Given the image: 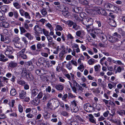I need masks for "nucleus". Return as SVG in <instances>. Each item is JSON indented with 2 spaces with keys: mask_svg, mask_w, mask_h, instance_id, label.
<instances>
[{
  "mask_svg": "<svg viewBox=\"0 0 125 125\" xmlns=\"http://www.w3.org/2000/svg\"><path fill=\"white\" fill-rule=\"evenodd\" d=\"M26 48H24V49H22V50L20 51L18 53V55H21V54H24V53L26 50Z\"/></svg>",
  "mask_w": 125,
  "mask_h": 125,
  "instance_id": "61",
  "label": "nucleus"
},
{
  "mask_svg": "<svg viewBox=\"0 0 125 125\" xmlns=\"http://www.w3.org/2000/svg\"><path fill=\"white\" fill-rule=\"evenodd\" d=\"M50 97V95L48 93H47L44 94V96L42 99V102H45L47 99L49 98Z\"/></svg>",
  "mask_w": 125,
  "mask_h": 125,
  "instance_id": "22",
  "label": "nucleus"
},
{
  "mask_svg": "<svg viewBox=\"0 0 125 125\" xmlns=\"http://www.w3.org/2000/svg\"><path fill=\"white\" fill-rule=\"evenodd\" d=\"M42 116V115L41 114H39L37 115L35 119H34L35 121V123H36V121H37L38 123H40V122H41L42 121V120H39L38 121L37 120L40 119L41 117Z\"/></svg>",
  "mask_w": 125,
  "mask_h": 125,
  "instance_id": "28",
  "label": "nucleus"
},
{
  "mask_svg": "<svg viewBox=\"0 0 125 125\" xmlns=\"http://www.w3.org/2000/svg\"><path fill=\"white\" fill-rule=\"evenodd\" d=\"M86 26V29L89 32L92 31L93 29V27L92 25L87 24V25H85Z\"/></svg>",
  "mask_w": 125,
  "mask_h": 125,
  "instance_id": "24",
  "label": "nucleus"
},
{
  "mask_svg": "<svg viewBox=\"0 0 125 125\" xmlns=\"http://www.w3.org/2000/svg\"><path fill=\"white\" fill-rule=\"evenodd\" d=\"M78 102L76 101L75 100H74L71 102V105H72L73 109H72V110H73V112L74 113H76L78 110L79 109L77 106V103Z\"/></svg>",
  "mask_w": 125,
  "mask_h": 125,
  "instance_id": "2",
  "label": "nucleus"
},
{
  "mask_svg": "<svg viewBox=\"0 0 125 125\" xmlns=\"http://www.w3.org/2000/svg\"><path fill=\"white\" fill-rule=\"evenodd\" d=\"M20 38L18 37H16L14 38L12 40V41L14 42V43H18L19 42Z\"/></svg>",
  "mask_w": 125,
  "mask_h": 125,
  "instance_id": "55",
  "label": "nucleus"
},
{
  "mask_svg": "<svg viewBox=\"0 0 125 125\" xmlns=\"http://www.w3.org/2000/svg\"><path fill=\"white\" fill-rule=\"evenodd\" d=\"M95 60L94 59L92 58L89 60L88 61V63L90 65H92L95 62Z\"/></svg>",
  "mask_w": 125,
  "mask_h": 125,
  "instance_id": "42",
  "label": "nucleus"
},
{
  "mask_svg": "<svg viewBox=\"0 0 125 125\" xmlns=\"http://www.w3.org/2000/svg\"><path fill=\"white\" fill-rule=\"evenodd\" d=\"M17 65V63L11 61L9 63L8 67L11 68H14Z\"/></svg>",
  "mask_w": 125,
  "mask_h": 125,
  "instance_id": "18",
  "label": "nucleus"
},
{
  "mask_svg": "<svg viewBox=\"0 0 125 125\" xmlns=\"http://www.w3.org/2000/svg\"><path fill=\"white\" fill-rule=\"evenodd\" d=\"M17 93V92L16 90L13 88H12L10 91V94L11 96H15Z\"/></svg>",
  "mask_w": 125,
  "mask_h": 125,
  "instance_id": "23",
  "label": "nucleus"
},
{
  "mask_svg": "<svg viewBox=\"0 0 125 125\" xmlns=\"http://www.w3.org/2000/svg\"><path fill=\"white\" fill-rule=\"evenodd\" d=\"M75 34L77 36L80 38H82V32L81 31H77L76 32Z\"/></svg>",
  "mask_w": 125,
  "mask_h": 125,
  "instance_id": "52",
  "label": "nucleus"
},
{
  "mask_svg": "<svg viewBox=\"0 0 125 125\" xmlns=\"http://www.w3.org/2000/svg\"><path fill=\"white\" fill-rule=\"evenodd\" d=\"M39 92V89L37 88H34L31 90V97H35Z\"/></svg>",
  "mask_w": 125,
  "mask_h": 125,
  "instance_id": "10",
  "label": "nucleus"
},
{
  "mask_svg": "<svg viewBox=\"0 0 125 125\" xmlns=\"http://www.w3.org/2000/svg\"><path fill=\"white\" fill-rule=\"evenodd\" d=\"M73 16L74 18V20L75 22H79L80 21V19L78 16L76 14H74Z\"/></svg>",
  "mask_w": 125,
  "mask_h": 125,
  "instance_id": "26",
  "label": "nucleus"
},
{
  "mask_svg": "<svg viewBox=\"0 0 125 125\" xmlns=\"http://www.w3.org/2000/svg\"><path fill=\"white\" fill-rule=\"evenodd\" d=\"M35 37L36 38V40L38 41H40L41 40L40 37V35L37 33H36L35 34Z\"/></svg>",
  "mask_w": 125,
  "mask_h": 125,
  "instance_id": "48",
  "label": "nucleus"
},
{
  "mask_svg": "<svg viewBox=\"0 0 125 125\" xmlns=\"http://www.w3.org/2000/svg\"><path fill=\"white\" fill-rule=\"evenodd\" d=\"M72 82L73 85V86L72 87V89L73 91L75 93H76V89H78V90L83 91L84 90L83 88L80 86L75 80H73Z\"/></svg>",
  "mask_w": 125,
  "mask_h": 125,
  "instance_id": "1",
  "label": "nucleus"
},
{
  "mask_svg": "<svg viewBox=\"0 0 125 125\" xmlns=\"http://www.w3.org/2000/svg\"><path fill=\"white\" fill-rule=\"evenodd\" d=\"M60 105V103L58 101L55 99L54 103H53V106L55 107L54 108H56L58 107Z\"/></svg>",
  "mask_w": 125,
  "mask_h": 125,
  "instance_id": "30",
  "label": "nucleus"
},
{
  "mask_svg": "<svg viewBox=\"0 0 125 125\" xmlns=\"http://www.w3.org/2000/svg\"><path fill=\"white\" fill-rule=\"evenodd\" d=\"M18 109L20 113H22L23 112V107L21 104H19L18 105Z\"/></svg>",
  "mask_w": 125,
  "mask_h": 125,
  "instance_id": "50",
  "label": "nucleus"
},
{
  "mask_svg": "<svg viewBox=\"0 0 125 125\" xmlns=\"http://www.w3.org/2000/svg\"><path fill=\"white\" fill-rule=\"evenodd\" d=\"M27 78L28 81H32L34 79V77L33 75L29 73L27 76Z\"/></svg>",
  "mask_w": 125,
  "mask_h": 125,
  "instance_id": "25",
  "label": "nucleus"
},
{
  "mask_svg": "<svg viewBox=\"0 0 125 125\" xmlns=\"http://www.w3.org/2000/svg\"><path fill=\"white\" fill-rule=\"evenodd\" d=\"M24 16L25 18L27 19H30L31 17L29 13L27 12H26L25 13Z\"/></svg>",
  "mask_w": 125,
  "mask_h": 125,
  "instance_id": "44",
  "label": "nucleus"
},
{
  "mask_svg": "<svg viewBox=\"0 0 125 125\" xmlns=\"http://www.w3.org/2000/svg\"><path fill=\"white\" fill-rule=\"evenodd\" d=\"M64 84H58L55 86V88L58 91H62L64 89Z\"/></svg>",
  "mask_w": 125,
  "mask_h": 125,
  "instance_id": "13",
  "label": "nucleus"
},
{
  "mask_svg": "<svg viewBox=\"0 0 125 125\" xmlns=\"http://www.w3.org/2000/svg\"><path fill=\"white\" fill-rule=\"evenodd\" d=\"M42 31L43 33L46 37L49 35V31L43 29H42Z\"/></svg>",
  "mask_w": 125,
  "mask_h": 125,
  "instance_id": "53",
  "label": "nucleus"
},
{
  "mask_svg": "<svg viewBox=\"0 0 125 125\" xmlns=\"http://www.w3.org/2000/svg\"><path fill=\"white\" fill-rule=\"evenodd\" d=\"M101 9L100 8L98 7H94L93 10V12L94 14H96L97 12L98 13V14L100 12Z\"/></svg>",
  "mask_w": 125,
  "mask_h": 125,
  "instance_id": "17",
  "label": "nucleus"
},
{
  "mask_svg": "<svg viewBox=\"0 0 125 125\" xmlns=\"http://www.w3.org/2000/svg\"><path fill=\"white\" fill-rule=\"evenodd\" d=\"M62 14L66 18H68L70 15V13L67 11H63Z\"/></svg>",
  "mask_w": 125,
  "mask_h": 125,
  "instance_id": "41",
  "label": "nucleus"
},
{
  "mask_svg": "<svg viewBox=\"0 0 125 125\" xmlns=\"http://www.w3.org/2000/svg\"><path fill=\"white\" fill-rule=\"evenodd\" d=\"M26 96V92L24 90H22L19 93V97L21 99H23Z\"/></svg>",
  "mask_w": 125,
  "mask_h": 125,
  "instance_id": "15",
  "label": "nucleus"
},
{
  "mask_svg": "<svg viewBox=\"0 0 125 125\" xmlns=\"http://www.w3.org/2000/svg\"><path fill=\"white\" fill-rule=\"evenodd\" d=\"M19 57L24 59H26L27 58V56L25 54H21L18 55Z\"/></svg>",
  "mask_w": 125,
  "mask_h": 125,
  "instance_id": "57",
  "label": "nucleus"
},
{
  "mask_svg": "<svg viewBox=\"0 0 125 125\" xmlns=\"http://www.w3.org/2000/svg\"><path fill=\"white\" fill-rule=\"evenodd\" d=\"M13 52V48L10 46H7V49L5 52V54L6 55H9V54H11Z\"/></svg>",
  "mask_w": 125,
  "mask_h": 125,
  "instance_id": "8",
  "label": "nucleus"
},
{
  "mask_svg": "<svg viewBox=\"0 0 125 125\" xmlns=\"http://www.w3.org/2000/svg\"><path fill=\"white\" fill-rule=\"evenodd\" d=\"M13 4L14 6L17 9H19L21 7V6L17 0H15L13 2Z\"/></svg>",
  "mask_w": 125,
  "mask_h": 125,
  "instance_id": "12",
  "label": "nucleus"
},
{
  "mask_svg": "<svg viewBox=\"0 0 125 125\" xmlns=\"http://www.w3.org/2000/svg\"><path fill=\"white\" fill-rule=\"evenodd\" d=\"M7 20V18L4 15H3L0 17V21L1 22L6 21Z\"/></svg>",
  "mask_w": 125,
  "mask_h": 125,
  "instance_id": "46",
  "label": "nucleus"
},
{
  "mask_svg": "<svg viewBox=\"0 0 125 125\" xmlns=\"http://www.w3.org/2000/svg\"><path fill=\"white\" fill-rule=\"evenodd\" d=\"M41 12L42 14L44 16H45L47 14V10H46V9L45 8H43L41 11Z\"/></svg>",
  "mask_w": 125,
  "mask_h": 125,
  "instance_id": "31",
  "label": "nucleus"
},
{
  "mask_svg": "<svg viewBox=\"0 0 125 125\" xmlns=\"http://www.w3.org/2000/svg\"><path fill=\"white\" fill-rule=\"evenodd\" d=\"M21 40L25 44L27 45L28 44V42L26 38L25 37H23L22 38Z\"/></svg>",
  "mask_w": 125,
  "mask_h": 125,
  "instance_id": "62",
  "label": "nucleus"
},
{
  "mask_svg": "<svg viewBox=\"0 0 125 125\" xmlns=\"http://www.w3.org/2000/svg\"><path fill=\"white\" fill-rule=\"evenodd\" d=\"M101 31V30L100 29L94 28L93 29L92 32H94L95 34H98L100 33Z\"/></svg>",
  "mask_w": 125,
  "mask_h": 125,
  "instance_id": "36",
  "label": "nucleus"
},
{
  "mask_svg": "<svg viewBox=\"0 0 125 125\" xmlns=\"http://www.w3.org/2000/svg\"><path fill=\"white\" fill-rule=\"evenodd\" d=\"M43 115L44 118L46 120H48L51 118V114L48 112L45 111Z\"/></svg>",
  "mask_w": 125,
  "mask_h": 125,
  "instance_id": "11",
  "label": "nucleus"
},
{
  "mask_svg": "<svg viewBox=\"0 0 125 125\" xmlns=\"http://www.w3.org/2000/svg\"><path fill=\"white\" fill-rule=\"evenodd\" d=\"M1 58L0 59V61L3 62H5L8 61V59L7 58L5 59V56L3 54L0 55Z\"/></svg>",
  "mask_w": 125,
  "mask_h": 125,
  "instance_id": "32",
  "label": "nucleus"
},
{
  "mask_svg": "<svg viewBox=\"0 0 125 125\" xmlns=\"http://www.w3.org/2000/svg\"><path fill=\"white\" fill-rule=\"evenodd\" d=\"M34 30L37 33H40L42 32L41 28L38 25H36L35 26Z\"/></svg>",
  "mask_w": 125,
  "mask_h": 125,
  "instance_id": "16",
  "label": "nucleus"
},
{
  "mask_svg": "<svg viewBox=\"0 0 125 125\" xmlns=\"http://www.w3.org/2000/svg\"><path fill=\"white\" fill-rule=\"evenodd\" d=\"M110 25L113 27H115L116 26V21L113 19L111 20L110 22L109 23Z\"/></svg>",
  "mask_w": 125,
  "mask_h": 125,
  "instance_id": "27",
  "label": "nucleus"
},
{
  "mask_svg": "<svg viewBox=\"0 0 125 125\" xmlns=\"http://www.w3.org/2000/svg\"><path fill=\"white\" fill-rule=\"evenodd\" d=\"M8 79L5 77L0 76V84L4 85L2 82H5L6 80H8Z\"/></svg>",
  "mask_w": 125,
  "mask_h": 125,
  "instance_id": "19",
  "label": "nucleus"
},
{
  "mask_svg": "<svg viewBox=\"0 0 125 125\" xmlns=\"http://www.w3.org/2000/svg\"><path fill=\"white\" fill-rule=\"evenodd\" d=\"M95 71L96 72H98L100 70V66L99 65H96L94 66Z\"/></svg>",
  "mask_w": 125,
  "mask_h": 125,
  "instance_id": "45",
  "label": "nucleus"
},
{
  "mask_svg": "<svg viewBox=\"0 0 125 125\" xmlns=\"http://www.w3.org/2000/svg\"><path fill=\"white\" fill-rule=\"evenodd\" d=\"M14 45L15 46V47L19 49H21V47L20 46V42H19L18 43H14Z\"/></svg>",
  "mask_w": 125,
  "mask_h": 125,
  "instance_id": "63",
  "label": "nucleus"
},
{
  "mask_svg": "<svg viewBox=\"0 0 125 125\" xmlns=\"http://www.w3.org/2000/svg\"><path fill=\"white\" fill-rule=\"evenodd\" d=\"M28 74H29V73L27 72V69L25 68H23L21 73V77L24 78H27Z\"/></svg>",
  "mask_w": 125,
  "mask_h": 125,
  "instance_id": "5",
  "label": "nucleus"
},
{
  "mask_svg": "<svg viewBox=\"0 0 125 125\" xmlns=\"http://www.w3.org/2000/svg\"><path fill=\"white\" fill-rule=\"evenodd\" d=\"M26 116L27 118H32L34 117V115L30 113H29L27 114Z\"/></svg>",
  "mask_w": 125,
  "mask_h": 125,
  "instance_id": "64",
  "label": "nucleus"
},
{
  "mask_svg": "<svg viewBox=\"0 0 125 125\" xmlns=\"http://www.w3.org/2000/svg\"><path fill=\"white\" fill-rule=\"evenodd\" d=\"M65 2L67 4L71 5H73L72 3L73 1L74 0H64Z\"/></svg>",
  "mask_w": 125,
  "mask_h": 125,
  "instance_id": "56",
  "label": "nucleus"
},
{
  "mask_svg": "<svg viewBox=\"0 0 125 125\" xmlns=\"http://www.w3.org/2000/svg\"><path fill=\"white\" fill-rule=\"evenodd\" d=\"M45 58L43 57H40L38 60V63L39 64L43 63L45 62Z\"/></svg>",
  "mask_w": 125,
  "mask_h": 125,
  "instance_id": "34",
  "label": "nucleus"
},
{
  "mask_svg": "<svg viewBox=\"0 0 125 125\" xmlns=\"http://www.w3.org/2000/svg\"><path fill=\"white\" fill-rule=\"evenodd\" d=\"M118 32L121 34L123 36L125 35V31H123L121 28H119L118 30Z\"/></svg>",
  "mask_w": 125,
  "mask_h": 125,
  "instance_id": "58",
  "label": "nucleus"
},
{
  "mask_svg": "<svg viewBox=\"0 0 125 125\" xmlns=\"http://www.w3.org/2000/svg\"><path fill=\"white\" fill-rule=\"evenodd\" d=\"M91 19L92 18H87L83 20V21H82V23L84 25H85V23L84 22H86V21L88 23Z\"/></svg>",
  "mask_w": 125,
  "mask_h": 125,
  "instance_id": "47",
  "label": "nucleus"
},
{
  "mask_svg": "<svg viewBox=\"0 0 125 125\" xmlns=\"http://www.w3.org/2000/svg\"><path fill=\"white\" fill-rule=\"evenodd\" d=\"M13 14L14 18L15 19H17L19 16V15L17 11L16 10L14 11Z\"/></svg>",
  "mask_w": 125,
  "mask_h": 125,
  "instance_id": "49",
  "label": "nucleus"
},
{
  "mask_svg": "<svg viewBox=\"0 0 125 125\" xmlns=\"http://www.w3.org/2000/svg\"><path fill=\"white\" fill-rule=\"evenodd\" d=\"M99 14H100L103 15L105 16H107V13L106 11L104 9L101 10Z\"/></svg>",
  "mask_w": 125,
  "mask_h": 125,
  "instance_id": "33",
  "label": "nucleus"
},
{
  "mask_svg": "<svg viewBox=\"0 0 125 125\" xmlns=\"http://www.w3.org/2000/svg\"><path fill=\"white\" fill-rule=\"evenodd\" d=\"M0 26L5 28H7L10 26L8 22L6 21L1 22H0Z\"/></svg>",
  "mask_w": 125,
  "mask_h": 125,
  "instance_id": "14",
  "label": "nucleus"
},
{
  "mask_svg": "<svg viewBox=\"0 0 125 125\" xmlns=\"http://www.w3.org/2000/svg\"><path fill=\"white\" fill-rule=\"evenodd\" d=\"M108 39L110 42L112 43L118 42L119 41L118 38L113 36L109 37Z\"/></svg>",
  "mask_w": 125,
  "mask_h": 125,
  "instance_id": "9",
  "label": "nucleus"
},
{
  "mask_svg": "<svg viewBox=\"0 0 125 125\" xmlns=\"http://www.w3.org/2000/svg\"><path fill=\"white\" fill-rule=\"evenodd\" d=\"M75 118L77 120H78L80 121L84 122H85V120L81 118L78 115H74Z\"/></svg>",
  "mask_w": 125,
  "mask_h": 125,
  "instance_id": "38",
  "label": "nucleus"
},
{
  "mask_svg": "<svg viewBox=\"0 0 125 125\" xmlns=\"http://www.w3.org/2000/svg\"><path fill=\"white\" fill-rule=\"evenodd\" d=\"M67 68L69 70H70L72 69L73 67L70 61L68 62V63L66 64Z\"/></svg>",
  "mask_w": 125,
  "mask_h": 125,
  "instance_id": "37",
  "label": "nucleus"
},
{
  "mask_svg": "<svg viewBox=\"0 0 125 125\" xmlns=\"http://www.w3.org/2000/svg\"><path fill=\"white\" fill-rule=\"evenodd\" d=\"M104 7L105 9L108 10H112L114 8V6L113 4L109 3L108 1L105 2L104 4Z\"/></svg>",
  "mask_w": 125,
  "mask_h": 125,
  "instance_id": "3",
  "label": "nucleus"
},
{
  "mask_svg": "<svg viewBox=\"0 0 125 125\" xmlns=\"http://www.w3.org/2000/svg\"><path fill=\"white\" fill-rule=\"evenodd\" d=\"M32 102H33L34 104L36 105H38L40 102V100L38 98L35 99L32 101Z\"/></svg>",
  "mask_w": 125,
  "mask_h": 125,
  "instance_id": "43",
  "label": "nucleus"
},
{
  "mask_svg": "<svg viewBox=\"0 0 125 125\" xmlns=\"http://www.w3.org/2000/svg\"><path fill=\"white\" fill-rule=\"evenodd\" d=\"M36 109L34 108H26L25 110V112L26 113H30L31 111L32 114H34L36 113L37 112Z\"/></svg>",
  "mask_w": 125,
  "mask_h": 125,
  "instance_id": "6",
  "label": "nucleus"
},
{
  "mask_svg": "<svg viewBox=\"0 0 125 125\" xmlns=\"http://www.w3.org/2000/svg\"><path fill=\"white\" fill-rule=\"evenodd\" d=\"M46 72V70L43 69H37L35 71L36 73L40 76H42L45 74Z\"/></svg>",
  "mask_w": 125,
  "mask_h": 125,
  "instance_id": "7",
  "label": "nucleus"
},
{
  "mask_svg": "<svg viewBox=\"0 0 125 125\" xmlns=\"http://www.w3.org/2000/svg\"><path fill=\"white\" fill-rule=\"evenodd\" d=\"M10 39L8 37H5L4 42L7 43H8L10 42Z\"/></svg>",
  "mask_w": 125,
  "mask_h": 125,
  "instance_id": "59",
  "label": "nucleus"
},
{
  "mask_svg": "<svg viewBox=\"0 0 125 125\" xmlns=\"http://www.w3.org/2000/svg\"><path fill=\"white\" fill-rule=\"evenodd\" d=\"M70 62H71V63L72 65H74L76 66H77V63L76 61L74 60H72L71 61H70Z\"/></svg>",
  "mask_w": 125,
  "mask_h": 125,
  "instance_id": "60",
  "label": "nucleus"
},
{
  "mask_svg": "<svg viewBox=\"0 0 125 125\" xmlns=\"http://www.w3.org/2000/svg\"><path fill=\"white\" fill-rule=\"evenodd\" d=\"M116 67V65H115L114 67V72H115V74H116L117 72L120 73L122 71V68L121 67L119 66L117 68V69H115Z\"/></svg>",
  "mask_w": 125,
  "mask_h": 125,
  "instance_id": "21",
  "label": "nucleus"
},
{
  "mask_svg": "<svg viewBox=\"0 0 125 125\" xmlns=\"http://www.w3.org/2000/svg\"><path fill=\"white\" fill-rule=\"evenodd\" d=\"M103 0H94V2L98 5H101L102 4Z\"/></svg>",
  "mask_w": 125,
  "mask_h": 125,
  "instance_id": "54",
  "label": "nucleus"
},
{
  "mask_svg": "<svg viewBox=\"0 0 125 125\" xmlns=\"http://www.w3.org/2000/svg\"><path fill=\"white\" fill-rule=\"evenodd\" d=\"M117 113L119 115L121 116H123V115H125V110H121L120 111H117Z\"/></svg>",
  "mask_w": 125,
  "mask_h": 125,
  "instance_id": "39",
  "label": "nucleus"
},
{
  "mask_svg": "<svg viewBox=\"0 0 125 125\" xmlns=\"http://www.w3.org/2000/svg\"><path fill=\"white\" fill-rule=\"evenodd\" d=\"M9 116L10 117L12 118H17L18 117V115L16 112H15L11 113L9 115Z\"/></svg>",
  "mask_w": 125,
  "mask_h": 125,
  "instance_id": "29",
  "label": "nucleus"
},
{
  "mask_svg": "<svg viewBox=\"0 0 125 125\" xmlns=\"http://www.w3.org/2000/svg\"><path fill=\"white\" fill-rule=\"evenodd\" d=\"M73 26V27L72 28L74 29L75 30H77L79 29V26L77 25L76 23L74 22Z\"/></svg>",
  "mask_w": 125,
  "mask_h": 125,
  "instance_id": "51",
  "label": "nucleus"
},
{
  "mask_svg": "<svg viewBox=\"0 0 125 125\" xmlns=\"http://www.w3.org/2000/svg\"><path fill=\"white\" fill-rule=\"evenodd\" d=\"M19 28L21 31V34H22L23 33L27 32V31L25 29V28L23 27H20Z\"/></svg>",
  "mask_w": 125,
  "mask_h": 125,
  "instance_id": "35",
  "label": "nucleus"
},
{
  "mask_svg": "<svg viewBox=\"0 0 125 125\" xmlns=\"http://www.w3.org/2000/svg\"><path fill=\"white\" fill-rule=\"evenodd\" d=\"M25 36L28 38L29 40H33L34 38V36L31 35L30 33H27L25 34Z\"/></svg>",
  "mask_w": 125,
  "mask_h": 125,
  "instance_id": "20",
  "label": "nucleus"
},
{
  "mask_svg": "<svg viewBox=\"0 0 125 125\" xmlns=\"http://www.w3.org/2000/svg\"><path fill=\"white\" fill-rule=\"evenodd\" d=\"M85 111L87 112H92L94 108L88 103L86 104L84 106Z\"/></svg>",
  "mask_w": 125,
  "mask_h": 125,
  "instance_id": "4",
  "label": "nucleus"
},
{
  "mask_svg": "<svg viewBox=\"0 0 125 125\" xmlns=\"http://www.w3.org/2000/svg\"><path fill=\"white\" fill-rule=\"evenodd\" d=\"M8 7L6 6H2L0 7V9L3 11L6 12L7 10Z\"/></svg>",
  "mask_w": 125,
  "mask_h": 125,
  "instance_id": "40",
  "label": "nucleus"
}]
</instances>
